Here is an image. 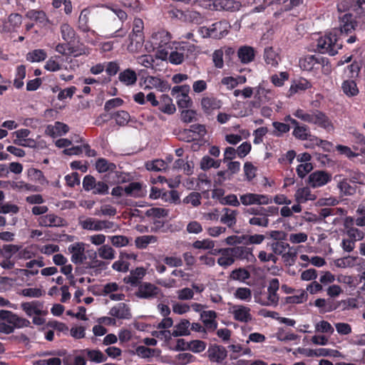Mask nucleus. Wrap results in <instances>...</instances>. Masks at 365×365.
<instances>
[{"label":"nucleus","mask_w":365,"mask_h":365,"mask_svg":"<svg viewBox=\"0 0 365 365\" xmlns=\"http://www.w3.org/2000/svg\"><path fill=\"white\" fill-rule=\"evenodd\" d=\"M293 115L306 123L314 124L324 128L327 132L333 131L334 129V125L329 118L320 110H314L307 112L299 108L293 113Z\"/></svg>","instance_id":"obj_1"},{"label":"nucleus","mask_w":365,"mask_h":365,"mask_svg":"<svg viewBox=\"0 0 365 365\" xmlns=\"http://www.w3.org/2000/svg\"><path fill=\"white\" fill-rule=\"evenodd\" d=\"M31 322L26 318L21 317L9 310H0V333L9 334L15 329L29 327Z\"/></svg>","instance_id":"obj_2"},{"label":"nucleus","mask_w":365,"mask_h":365,"mask_svg":"<svg viewBox=\"0 0 365 365\" xmlns=\"http://www.w3.org/2000/svg\"><path fill=\"white\" fill-rule=\"evenodd\" d=\"M279 287L278 279H272L265 292L263 288H257L254 290L255 302L264 307H276L278 304L279 296L277 291Z\"/></svg>","instance_id":"obj_3"},{"label":"nucleus","mask_w":365,"mask_h":365,"mask_svg":"<svg viewBox=\"0 0 365 365\" xmlns=\"http://www.w3.org/2000/svg\"><path fill=\"white\" fill-rule=\"evenodd\" d=\"M171 35L169 32L162 30L154 33L151 37V42L154 48H157L156 57L161 60H167L169 50L173 48Z\"/></svg>","instance_id":"obj_4"},{"label":"nucleus","mask_w":365,"mask_h":365,"mask_svg":"<svg viewBox=\"0 0 365 365\" xmlns=\"http://www.w3.org/2000/svg\"><path fill=\"white\" fill-rule=\"evenodd\" d=\"M21 308L27 317L32 318V322L35 325L41 326L45 323V319L41 317L47 314L43 302L34 300L22 302Z\"/></svg>","instance_id":"obj_5"},{"label":"nucleus","mask_w":365,"mask_h":365,"mask_svg":"<svg viewBox=\"0 0 365 365\" xmlns=\"http://www.w3.org/2000/svg\"><path fill=\"white\" fill-rule=\"evenodd\" d=\"M337 32L336 29H334L318 39L317 47L319 53L330 56H334L338 53L342 46L338 42Z\"/></svg>","instance_id":"obj_6"},{"label":"nucleus","mask_w":365,"mask_h":365,"mask_svg":"<svg viewBox=\"0 0 365 365\" xmlns=\"http://www.w3.org/2000/svg\"><path fill=\"white\" fill-rule=\"evenodd\" d=\"M177 46L174 51L168 53L167 59L173 65L181 64L185 58L194 53L196 51V46L194 44L180 42L176 43Z\"/></svg>","instance_id":"obj_7"},{"label":"nucleus","mask_w":365,"mask_h":365,"mask_svg":"<svg viewBox=\"0 0 365 365\" xmlns=\"http://www.w3.org/2000/svg\"><path fill=\"white\" fill-rule=\"evenodd\" d=\"M78 224L83 230L99 232L102 230H116L117 225L111 221L101 220L93 217H80Z\"/></svg>","instance_id":"obj_8"},{"label":"nucleus","mask_w":365,"mask_h":365,"mask_svg":"<svg viewBox=\"0 0 365 365\" xmlns=\"http://www.w3.org/2000/svg\"><path fill=\"white\" fill-rule=\"evenodd\" d=\"M83 187L86 191H91L94 195H105L109 192V187L106 182L97 181L93 176L90 175L83 178Z\"/></svg>","instance_id":"obj_9"},{"label":"nucleus","mask_w":365,"mask_h":365,"mask_svg":"<svg viewBox=\"0 0 365 365\" xmlns=\"http://www.w3.org/2000/svg\"><path fill=\"white\" fill-rule=\"evenodd\" d=\"M240 200L243 205H267L272 202V199L267 195L247 192L240 196Z\"/></svg>","instance_id":"obj_10"},{"label":"nucleus","mask_w":365,"mask_h":365,"mask_svg":"<svg viewBox=\"0 0 365 365\" xmlns=\"http://www.w3.org/2000/svg\"><path fill=\"white\" fill-rule=\"evenodd\" d=\"M228 312L235 321L242 323H248L252 319L251 309L243 304H230Z\"/></svg>","instance_id":"obj_11"},{"label":"nucleus","mask_w":365,"mask_h":365,"mask_svg":"<svg viewBox=\"0 0 365 365\" xmlns=\"http://www.w3.org/2000/svg\"><path fill=\"white\" fill-rule=\"evenodd\" d=\"M160 289L150 282H142L138 284L135 295L140 299H152L158 297Z\"/></svg>","instance_id":"obj_12"},{"label":"nucleus","mask_w":365,"mask_h":365,"mask_svg":"<svg viewBox=\"0 0 365 365\" xmlns=\"http://www.w3.org/2000/svg\"><path fill=\"white\" fill-rule=\"evenodd\" d=\"M331 180V174L323 170H316L309 175L308 183L312 187L316 188L327 185Z\"/></svg>","instance_id":"obj_13"},{"label":"nucleus","mask_w":365,"mask_h":365,"mask_svg":"<svg viewBox=\"0 0 365 365\" xmlns=\"http://www.w3.org/2000/svg\"><path fill=\"white\" fill-rule=\"evenodd\" d=\"M229 28V23L222 21L212 24L209 29H203L206 31V34H208L209 37L221 38L227 34Z\"/></svg>","instance_id":"obj_14"},{"label":"nucleus","mask_w":365,"mask_h":365,"mask_svg":"<svg viewBox=\"0 0 365 365\" xmlns=\"http://www.w3.org/2000/svg\"><path fill=\"white\" fill-rule=\"evenodd\" d=\"M207 353L210 361L217 364H222L227 356L226 349L222 346L216 344L210 346Z\"/></svg>","instance_id":"obj_15"},{"label":"nucleus","mask_w":365,"mask_h":365,"mask_svg":"<svg viewBox=\"0 0 365 365\" xmlns=\"http://www.w3.org/2000/svg\"><path fill=\"white\" fill-rule=\"evenodd\" d=\"M68 251L71 254V260L73 263L81 264L86 259L84 254L85 244L83 242H75L68 247Z\"/></svg>","instance_id":"obj_16"},{"label":"nucleus","mask_w":365,"mask_h":365,"mask_svg":"<svg viewBox=\"0 0 365 365\" xmlns=\"http://www.w3.org/2000/svg\"><path fill=\"white\" fill-rule=\"evenodd\" d=\"M346 214V211L341 207H323L318 211V217L317 220L328 223V218L334 215H345Z\"/></svg>","instance_id":"obj_17"},{"label":"nucleus","mask_w":365,"mask_h":365,"mask_svg":"<svg viewBox=\"0 0 365 365\" xmlns=\"http://www.w3.org/2000/svg\"><path fill=\"white\" fill-rule=\"evenodd\" d=\"M234 259L247 260L248 262L255 259L251 248L245 246H235L229 247Z\"/></svg>","instance_id":"obj_18"},{"label":"nucleus","mask_w":365,"mask_h":365,"mask_svg":"<svg viewBox=\"0 0 365 365\" xmlns=\"http://www.w3.org/2000/svg\"><path fill=\"white\" fill-rule=\"evenodd\" d=\"M200 105L205 113L210 114L213 110L221 108L222 101L214 96H205L201 99Z\"/></svg>","instance_id":"obj_19"},{"label":"nucleus","mask_w":365,"mask_h":365,"mask_svg":"<svg viewBox=\"0 0 365 365\" xmlns=\"http://www.w3.org/2000/svg\"><path fill=\"white\" fill-rule=\"evenodd\" d=\"M263 57L266 65L269 68H276L281 61V57L279 53L272 47H267L264 48Z\"/></svg>","instance_id":"obj_20"},{"label":"nucleus","mask_w":365,"mask_h":365,"mask_svg":"<svg viewBox=\"0 0 365 365\" xmlns=\"http://www.w3.org/2000/svg\"><path fill=\"white\" fill-rule=\"evenodd\" d=\"M356 23L354 16L350 14H345L339 17V30L341 34H348L355 29Z\"/></svg>","instance_id":"obj_21"},{"label":"nucleus","mask_w":365,"mask_h":365,"mask_svg":"<svg viewBox=\"0 0 365 365\" xmlns=\"http://www.w3.org/2000/svg\"><path fill=\"white\" fill-rule=\"evenodd\" d=\"M321 61L324 63L323 58H319L314 55L305 56L299 60V66L304 71H312L318 69L319 66L321 64Z\"/></svg>","instance_id":"obj_22"},{"label":"nucleus","mask_w":365,"mask_h":365,"mask_svg":"<svg viewBox=\"0 0 365 365\" xmlns=\"http://www.w3.org/2000/svg\"><path fill=\"white\" fill-rule=\"evenodd\" d=\"M109 314L120 319H128L131 318V313L129 307L122 302L113 307L109 311Z\"/></svg>","instance_id":"obj_23"},{"label":"nucleus","mask_w":365,"mask_h":365,"mask_svg":"<svg viewBox=\"0 0 365 365\" xmlns=\"http://www.w3.org/2000/svg\"><path fill=\"white\" fill-rule=\"evenodd\" d=\"M217 313L212 310L203 311L201 312L200 319L207 330L214 331L217 329Z\"/></svg>","instance_id":"obj_24"},{"label":"nucleus","mask_w":365,"mask_h":365,"mask_svg":"<svg viewBox=\"0 0 365 365\" xmlns=\"http://www.w3.org/2000/svg\"><path fill=\"white\" fill-rule=\"evenodd\" d=\"M39 225L42 227H61L64 220L55 214H48L38 218Z\"/></svg>","instance_id":"obj_25"},{"label":"nucleus","mask_w":365,"mask_h":365,"mask_svg":"<svg viewBox=\"0 0 365 365\" xmlns=\"http://www.w3.org/2000/svg\"><path fill=\"white\" fill-rule=\"evenodd\" d=\"M237 56L242 63L247 64L254 61L255 50L252 46H241L237 51Z\"/></svg>","instance_id":"obj_26"},{"label":"nucleus","mask_w":365,"mask_h":365,"mask_svg":"<svg viewBox=\"0 0 365 365\" xmlns=\"http://www.w3.org/2000/svg\"><path fill=\"white\" fill-rule=\"evenodd\" d=\"M91 16V10L88 8L83 9L79 15L78 20V29L84 33L91 31L94 34L95 31L91 30L89 26V20Z\"/></svg>","instance_id":"obj_27"},{"label":"nucleus","mask_w":365,"mask_h":365,"mask_svg":"<svg viewBox=\"0 0 365 365\" xmlns=\"http://www.w3.org/2000/svg\"><path fill=\"white\" fill-rule=\"evenodd\" d=\"M222 215L220 217V222L226 225L228 227H232L236 225L238 211L225 207L222 210Z\"/></svg>","instance_id":"obj_28"},{"label":"nucleus","mask_w":365,"mask_h":365,"mask_svg":"<svg viewBox=\"0 0 365 365\" xmlns=\"http://www.w3.org/2000/svg\"><path fill=\"white\" fill-rule=\"evenodd\" d=\"M25 16L27 19L34 21L43 26L50 23L46 14L42 10L31 9L26 12Z\"/></svg>","instance_id":"obj_29"},{"label":"nucleus","mask_w":365,"mask_h":365,"mask_svg":"<svg viewBox=\"0 0 365 365\" xmlns=\"http://www.w3.org/2000/svg\"><path fill=\"white\" fill-rule=\"evenodd\" d=\"M295 201L299 203H304L309 200H314L316 195L312 192L308 187L298 188L294 194Z\"/></svg>","instance_id":"obj_30"},{"label":"nucleus","mask_w":365,"mask_h":365,"mask_svg":"<svg viewBox=\"0 0 365 365\" xmlns=\"http://www.w3.org/2000/svg\"><path fill=\"white\" fill-rule=\"evenodd\" d=\"M159 110L165 113L173 114L175 111V105L168 95L163 94L158 100Z\"/></svg>","instance_id":"obj_31"},{"label":"nucleus","mask_w":365,"mask_h":365,"mask_svg":"<svg viewBox=\"0 0 365 365\" xmlns=\"http://www.w3.org/2000/svg\"><path fill=\"white\" fill-rule=\"evenodd\" d=\"M217 252L221 255L217 259V264L220 267L227 268L234 264L235 259L229 247L220 249Z\"/></svg>","instance_id":"obj_32"},{"label":"nucleus","mask_w":365,"mask_h":365,"mask_svg":"<svg viewBox=\"0 0 365 365\" xmlns=\"http://www.w3.org/2000/svg\"><path fill=\"white\" fill-rule=\"evenodd\" d=\"M118 79L125 86H133L137 81V74L135 71L127 68L119 73Z\"/></svg>","instance_id":"obj_33"},{"label":"nucleus","mask_w":365,"mask_h":365,"mask_svg":"<svg viewBox=\"0 0 365 365\" xmlns=\"http://www.w3.org/2000/svg\"><path fill=\"white\" fill-rule=\"evenodd\" d=\"M130 43L127 49L130 53H137L142 48L143 43V36L136 35L131 33L129 35Z\"/></svg>","instance_id":"obj_34"},{"label":"nucleus","mask_w":365,"mask_h":365,"mask_svg":"<svg viewBox=\"0 0 365 365\" xmlns=\"http://www.w3.org/2000/svg\"><path fill=\"white\" fill-rule=\"evenodd\" d=\"M81 354L86 355L91 361L95 363H102L107 360V356L103 354L100 350L96 349H83L81 351Z\"/></svg>","instance_id":"obj_35"},{"label":"nucleus","mask_w":365,"mask_h":365,"mask_svg":"<svg viewBox=\"0 0 365 365\" xmlns=\"http://www.w3.org/2000/svg\"><path fill=\"white\" fill-rule=\"evenodd\" d=\"M190 323L187 319H182L178 324L175 325L172 331V335L174 337L187 336L190 334L189 327Z\"/></svg>","instance_id":"obj_36"},{"label":"nucleus","mask_w":365,"mask_h":365,"mask_svg":"<svg viewBox=\"0 0 365 365\" xmlns=\"http://www.w3.org/2000/svg\"><path fill=\"white\" fill-rule=\"evenodd\" d=\"M218 11L225 10L230 12L238 11L241 7L240 1L235 0H217Z\"/></svg>","instance_id":"obj_37"},{"label":"nucleus","mask_w":365,"mask_h":365,"mask_svg":"<svg viewBox=\"0 0 365 365\" xmlns=\"http://www.w3.org/2000/svg\"><path fill=\"white\" fill-rule=\"evenodd\" d=\"M248 222L251 225L266 228L269 224V214L264 212L252 216L250 217Z\"/></svg>","instance_id":"obj_38"},{"label":"nucleus","mask_w":365,"mask_h":365,"mask_svg":"<svg viewBox=\"0 0 365 365\" xmlns=\"http://www.w3.org/2000/svg\"><path fill=\"white\" fill-rule=\"evenodd\" d=\"M158 242V237L155 235H143L135 238V245L138 249L144 250L150 244H155Z\"/></svg>","instance_id":"obj_39"},{"label":"nucleus","mask_w":365,"mask_h":365,"mask_svg":"<svg viewBox=\"0 0 365 365\" xmlns=\"http://www.w3.org/2000/svg\"><path fill=\"white\" fill-rule=\"evenodd\" d=\"M145 269L143 267H137L130 272L128 277V282L132 286H137L140 284V280L145 275Z\"/></svg>","instance_id":"obj_40"},{"label":"nucleus","mask_w":365,"mask_h":365,"mask_svg":"<svg viewBox=\"0 0 365 365\" xmlns=\"http://www.w3.org/2000/svg\"><path fill=\"white\" fill-rule=\"evenodd\" d=\"M60 31L61 37L65 41L68 43L74 41L76 31L68 24H61L60 26Z\"/></svg>","instance_id":"obj_41"},{"label":"nucleus","mask_w":365,"mask_h":365,"mask_svg":"<svg viewBox=\"0 0 365 365\" xmlns=\"http://www.w3.org/2000/svg\"><path fill=\"white\" fill-rule=\"evenodd\" d=\"M341 88L344 94L349 97L356 96L359 93V88L356 82L353 80L344 81L341 85Z\"/></svg>","instance_id":"obj_42"},{"label":"nucleus","mask_w":365,"mask_h":365,"mask_svg":"<svg viewBox=\"0 0 365 365\" xmlns=\"http://www.w3.org/2000/svg\"><path fill=\"white\" fill-rule=\"evenodd\" d=\"M220 165V160H214L209 155H205L202 157L200 163V167L202 170H207L212 168H218Z\"/></svg>","instance_id":"obj_43"},{"label":"nucleus","mask_w":365,"mask_h":365,"mask_svg":"<svg viewBox=\"0 0 365 365\" xmlns=\"http://www.w3.org/2000/svg\"><path fill=\"white\" fill-rule=\"evenodd\" d=\"M310 83L306 79H300L297 81L294 82L289 90V96H292L299 91H305L310 88Z\"/></svg>","instance_id":"obj_44"},{"label":"nucleus","mask_w":365,"mask_h":365,"mask_svg":"<svg viewBox=\"0 0 365 365\" xmlns=\"http://www.w3.org/2000/svg\"><path fill=\"white\" fill-rule=\"evenodd\" d=\"M98 253L99 257L103 259L112 260L115 257V251L108 245L101 246L98 250Z\"/></svg>","instance_id":"obj_45"},{"label":"nucleus","mask_w":365,"mask_h":365,"mask_svg":"<svg viewBox=\"0 0 365 365\" xmlns=\"http://www.w3.org/2000/svg\"><path fill=\"white\" fill-rule=\"evenodd\" d=\"M357 257L347 256L337 259L335 261V265L340 268L352 267L356 264Z\"/></svg>","instance_id":"obj_46"},{"label":"nucleus","mask_w":365,"mask_h":365,"mask_svg":"<svg viewBox=\"0 0 365 365\" xmlns=\"http://www.w3.org/2000/svg\"><path fill=\"white\" fill-rule=\"evenodd\" d=\"M250 277V272L245 268L235 269L230 273V278L232 280L245 282Z\"/></svg>","instance_id":"obj_47"},{"label":"nucleus","mask_w":365,"mask_h":365,"mask_svg":"<svg viewBox=\"0 0 365 365\" xmlns=\"http://www.w3.org/2000/svg\"><path fill=\"white\" fill-rule=\"evenodd\" d=\"M96 168L99 173L113 172L116 168V165L113 163H109L104 158H99L96 161Z\"/></svg>","instance_id":"obj_48"},{"label":"nucleus","mask_w":365,"mask_h":365,"mask_svg":"<svg viewBox=\"0 0 365 365\" xmlns=\"http://www.w3.org/2000/svg\"><path fill=\"white\" fill-rule=\"evenodd\" d=\"M233 295L237 299L248 302L252 299V291L247 287H238Z\"/></svg>","instance_id":"obj_49"},{"label":"nucleus","mask_w":365,"mask_h":365,"mask_svg":"<svg viewBox=\"0 0 365 365\" xmlns=\"http://www.w3.org/2000/svg\"><path fill=\"white\" fill-rule=\"evenodd\" d=\"M147 170L150 171H163L168 168V164L163 160L157 159L145 164Z\"/></svg>","instance_id":"obj_50"},{"label":"nucleus","mask_w":365,"mask_h":365,"mask_svg":"<svg viewBox=\"0 0 365 365\" xmlns=\"http://www.w3.org/2000/svg\"><path fill=\"white\" fill-rule=\"evenodd\" d=\"M293 135L299 140H307L311 136L309 128L304 125H297L293 130Z\"/></svg>","instance_id":"obj_51"},{"label":"nucleus","mask_w":365,"mask_h":365,"mask_svg":"<svg viewBox=\"0 0 365 365\" xmlns=\"http://www.w3.org/2000/svg\"><path fill=\"white\" fill-rule=\"evenodd\" d=\"M269 245L272 251L274 254V256H282L290 247L288 243L279 241L272 242Z\"/></svg>","instance_id":"obj_52"},{"label":"nucleus","mask_w":365,"mask_h":365,"mask_svg":"<svg viewBox=\"0 0 365 365\" xmlns=\"http://www.w3.org/2000/svg\"><path fill=\"white\" fill-rule=\"evenodd\" d=\"M108 239L115 247H123L127 246L130 242V239L125 235L109 236Z\"/></svg>","instance_id":"obj_53"},{"label":"nucleus","mask_w":365,"mask_h":365,"mask_svg":"<svg viewBox=\"0 0 365 365\" xmlns=\"http://www.w3.org/2000/svg\"><path fill=\"white\" fill-rule=\"evenodd\" d=\"M28 175L31 178V180L38 182L41 185L48 184V181L40 170L31 168L28 170Z\"/></svg>","instance_id":"obj_54"},{"label":"nucleus","mask_w":365,"mask_h":365,"mask_svg":"<svg viewBox=\"0 0 365 365\" xmlns=\"http://www.w3.org/2000/svg\"><path fill=\"white\" fill-rule=\"evenodd\" d=\"M142 185L138 182H133L125 187L124 190L126 195L138 197L140 195Z\"/></svg>","instance_id":"obj_55"},{"label":"nucleus","mask_w":365,"mask_h":365,"mask_svg":"<svg viewBox=\"0 0 365 365\" xmlns=\"http://www.w3.org/2000/svg\"><path fill=\"white\" fill-rule=\"evenodd\" d=\"M315 331L332 334L334 331L333 327L327 321L322 320L314 325Z\"/></svg>","instance_id":"obj_56"},{"label":"nucleus","mask_w":365,"mask_h":365,"mask_svg":"<svg viewBox=\"0 0 365 365\" xmlns=\"http://www.w3.org/2000/svg\"><path fill=\"white\" fill-rule=\"evenodd\" d=\"M112 118L115 120L118 125L123 126L129 122L130 116L127 111L120 110L113 113Z\"/></svg>","instance_id":"obj_57"},{"label":"nucleus","mask_w":365,"mask_h":365,"mask_svg":"<svg viewBox=\"0 0 365 365\" xmlns=\"http://www.w3.org/2000/svg\"><path fill=\"white\" fill-rule=\"evenodd\" d=\"M46 58V53L43 49H36L27 54V60L31 62H39Z\"/></svg>","instance_id":"obj_58"},{"label":"nucleus","mask_w":365,"mask_h":365,"mask_svg":"<svg viewBox=\"0 0 365 365\" xmlns=\"http://www.w3.org/2000/svg\"><path fill=\"white\" fill-rule=\"evenodd\" d=\"M282 258L287 265H293L295 263L297 259V252L295 249H294L292 247H289L288 250L284 252V254L282 256Z\"/></svg>","instance_id":"obj_59"},{"label":"nucleus","mask_w":365,"mask_h":365,"mask_svg":"<svg viewBox=\"0 0 365 365\" xmlns=\"http://www.w3.org/2000/svg\"><path fill=\"white\" fill-rule=\"evenodd\" d=\"M206 343L201 340H192L187 344V347L194 353H200L206 348Z\"/></svg>","instance_id":"obj_60"},{"label":"nucleus","mask_w":365,"mask_h":365,"mask_svg":"<svg viewBox=\"0 0 365 365\" xmlns=\"http://www.w3.org/2000/svg\"><path fill=\"white\" fill-rule=\"evenodd\" d=\"M195 360V357L190 353H180L175 356V361L179 365H186Z\"/></svg>","instance_id":"obj_61"},{"label":"nucleus","mask_w":365,"mask_h":365,"mask_svg":"<svg viewBox=\"0 0 365 365\" xmlns=\"http://www.w3.org/2000/svg\"><path fill=\"white\" fill-rule=\"evenodd\" d=\"M185 16L187 20L196 24H201L204 21V16L196 11H187Z\"/></svg>","instance_id":"obj_62"},{"label":"nucleus","mask_w":365,"mask_h":365,"mask_svg":"<svg viewBox=\"0 0 365 365\" xmlns=\"http://www.w3.org/2000/svg\"><path fill=\"white\" fill-rule=\"evenodd\" d=\"M183 202L191 204L194 207L199 206L201 204V195L197 192H192L184 198Z\"/></svg>","instance_id":"obj_63"},{"label":"nucleus","mask_w":365,"mask_h":365,"mask_svg":"<svg viewBox=\"0 0 365 365\" xmlns=\"http://www.w3.org/2000/svg\"><path fill=\"white\" fill-rule=\"evenodd\" d=\"M348 235L349 238L353 240L354 241H360L364 239V233L362 230L356 227H349V230L345 232Z\"/></svg>","instance_id":"obj_64"}]
</instances>
